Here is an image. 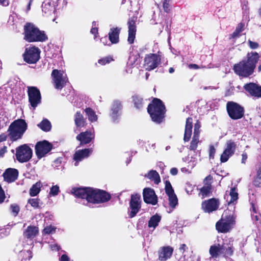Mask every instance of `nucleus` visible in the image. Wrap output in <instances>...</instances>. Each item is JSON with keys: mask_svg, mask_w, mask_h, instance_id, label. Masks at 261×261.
Wrapping results in <instances>:
<instances>
[{"mask_svg": "<svg viewBox=\"0 0 261 261\" xmlns=\"http://www.w3.org/2000/svg\"><path fill=\"white\" fill-rule=\"evenodd\" d=\"M197 163V155L195 156H192L191 160L188 163V167L193 169Z\"/></svg>", "mask_w": 261, "mask_h": 261, "instance_id": "44", "label": "nucleus"}, {"mask_svg": "<svg viewBox=\"0 0 261 261\" xmlns=\"http://www.w3.org/2000/svg\"><path fill=\"white\" fill-rule=\"evenodd\" d=\"M244 27L245 24L244 23H239L235 31L231 35V37L233 38L238 37L239 36L240 33H241L244 30Z\"/></svg>", "mask_w": 261, "mask_h": 261, "instance_id": "38", "label": "nucleus"}, {"mask_svg": "<svg viewBox=\"0 0 261 261\" xmlns=\"http://www.w3.org/2000/svg\"><path fill=\"white\" fill-rule=\"evenodd\" d=\"M136 20L137 18L136 17H133L129 18L127 22L128 26V37L127 41L129 44L133 43L135 39L136 32Z\"/></svg>", "mask_w": 261, "mask_h": 261, "instance_id": "20", "label": "nucleus"}, {"mask_svg": "<svg viewBox=\"0 0 261 261\" xmlns=\"http://www.w3.org/2000/svg\"><path fill=\"white\" fill-rule=\"evenodd\" d=\"M113 60L112 58L110 57H106L98 61V63L101 65H105L106 64L109 63Z\"/></svg>", "mask_w": 261, "mask_h": 261, "instance_id": "47", "label": "nucleus"}, {"mask_svg": "<svg viewBox=\"0 0 261 261\" xmlns=\"http://www.w3.org/2000/svg\"><path fill=\"white\" fill-rule=\"evenodd\" d=\"M91 33L92 34H94V35H95L96 34H97L98 33V30H97V28H92L91 30Z\"/></svg>", "mask_w": 261, "mask_h": 261, "instance_id": "60", "label": "nucleus"}, {"mask_svg": "<svg viewBox=\"0 0 261 261\" xmlns=\"http://www.w3.org/2000/svg\"><path fill=\"white\" fill-rule=\"evenodd\" d=\"M56 228L51 225H49L45 227L43 230V234H51L55 232Z\"/></svg>", "mask_w": 261, "mask_h": 261, "instance_id": "45", "label": "nucleus"}, {"mask_svg": "<svg viewBox=\"0 0 261 261\" xmlns=\"http://www.w3.org/2000/svg\"><path fill=\"white\" fill-rule=\"evenodd\" d=\"M165 110V106L162 101L159 99L154 98L152 103L149 105L147 111L152 121L160 123L164 118Z\"/></svg>", "mask_w": 261, "mask_h": 261, "instance_id": "4", "label": "nucleus"}, {"mask_svg": "<svg viewBox=\"0 0 261 261\" xmlns=\"http://www.w3.org/2000/svg\"><path fill=\"white\" fill-rule=\"evenodd\" d=\"M165 192L168 196L169 204L170 206L172 208H174L178 203V199L176 195L175 194L174 190L170 182L166 180L165 181Z\"/></svg>", "mask_w": 261, "mask_h": 261, "instance_id": "16", "label": "nucleus"}, {"mask_svg": "<svg viewBox=\"0 0 261 261\" xmlns=\"http://www.w3.org/2000/svg\"><path fill=\"white\" fill-rule=\"evenodd\" d=\"M141 208L140 196L138 194L133 195L129 203V216L130 218L134 217L138 213Z\"/></svg>", "mask_w": 261, "mask_h": 261, "instance_id": "15", "label": "nucleus"}, {"mask_svg": "<svg viewBox=\"0 0 261 261\" xmlns=\"http://www.w3.org/2000/svg\"><path fill=\"white\" fill-rule=\"evenodd\" d=\"M173 250V248L169 246L162 247L159 251V259L161 261L166 260L171 257Z\"/></svg>", "mask_w": 261, "mask_h": 261, "instance_id": "24", "label": "nucleus"}, {"mask_svg": "<svg viewBox=\"0 0 261 261\" xmlns=\"http://www.w3.org/2000/svg\"><path fill=\"white\" fill-rule=\"evenodd\" d=\"M192 123V119L191 118L189 117L187 119L184 138L185 142L189 141L191 138L193 127Z\"/></svg>", "mask_w": 261, "mask_h": 261, "instance_id": "26", "label": "nucleus"}, {"mask_svg": "<svg viewBox=\"0 0 261 261\" xmlns=\"http://www.w3.org/2000/svg\"><path fill=\"white\" fill-rule=\"evenodd\" d=\"M11 213L14 216H16L19 213L20 208L19 206L16 204H12L10 206Z\"/></svg>", "mask_w": 261, "mask_h": 261, "instance_id": "46", "label": "nucleus"}, {"mask_svg": "<svg viewBox=\"0 0 261 261\" xmlns=\"http://www.w3.org/2000/svg\"><path fill=\"white\" fill-rule=\"evenodd\" d=\"M32 156V150L27 145H21L16 148V157L21 163L29 161Z\"/></svg>", "mask_w": 261, "mask_h": 261, "instance_id": "9", "label": "nucleus"}, {"mask_svg": "<svg viewBox=\"0 0 261 261\" xmlns=\"http://www.w3.org/2000/svg\"><path fill=\"white\" fill-rule=\"evenodd\" d=\"M18 171L15 169H7L3 174L5 180L8 182L14 181L18 176Z\"/></svg>", "mask_w": 261, "mask_h": 261, "instance_id": "25", "label": "nucleus"}, {"mask_svg": "<svg viewBox=\"0 0 261 261\" xmlns=\"http://www.w3.org/2000/svg\"><path fill=\"white\" fill-rule=\"evenodd\" d=\"M147 177L154 181L156 184L160 182V177L158 173L155 170H151L147 175Z\"/></svg>", "mask_w": 261, "mask_h": 261, "instance_id": "34", "label": "nucleus"}, {"mask_svg": "<svg viewBox=\"0 0 261 261\" xmlns=\"http://www.w3.org/2000/svg\"><path fill=\"white\" fill-rule=\"evenodd\" d=\"M189 67L190 68H193V69H197L199 68L197 64H190Z\"/></svg>", "mask_w": 261, "mask_h": 261, "instance_id": "61", "label": "nucleus"}, {"mask_svg": "<svg viewBox=\"0 0 261 261\" xmlns=\"http://www.w3.org/2000/svg\"><path fill=\"white\" fill-rule=\"evenodd\" d=\"M38 232V229L36 226H28L24 231V236L28 239L34 238Z\"/></svg>", "mask_w": 261, "mask_h": 261, "instance_id": "30", "label": "nucleus"}, {"mask_svg": "<svg viewBox=\"0 0 261 261\" xmlns=\"http://www.w3.org/2000/svg\"><path fill=\"white\" fill-rule=\"evenodd\" d=\"M143 198L146 203L155 205L158 202L157 197L154 190L151 188H145L143 190Z\"/></svg>", "mask_w": 261, "mask_h": 261, "instance_id": "19", "label": "nucleus"}, {"mask_svg": "<svg viewBox=\"0 0 261 261\" xmlns=\"http://www.w3.org/2000/svg\"><path fill=\"white\" fill-rule=\"evenodd\" d=\"M38 125L42 130L45 132L49 131L51 128V124L47 119L43 120Z\"/></svg>", "mask_w": 261, "mask_h": 261, "instance_id": "37", "label": "nucleus"}, {"mask_svg": "<svg viewBox=\"0 0 261 261\" xmlns=\"http://www.w3.org/2000/svg\"><path fill=\"white\" fill-rule=\"evenodd\" d=\"M40 49L35 46L26 48L23 55L24 60L29 64L36 63L40 58Z\"/></svg>", "mask_w": 261, "mask_h": 261, "instance_id": "8", "label": "nucleus"}, {"mask_svg": "<svg viewBox=\"0 0 261 261\" xmlns=\"http://www.w3.org/2000/svg\"><path fill=\"white\" fill-rule=\"evenodd\" d=\"M258 59L259 56L257 53H248L246 59L243 60L234 66L235 72L240 76L244 77L249 76L253 73Z\"/></svg>", "mask_w": 261, "mask_h": 261, "instance_id": "2", "label": "nucleus"}, {"mask_svg": "<svg viewBox=\"0 0 261 261\" xmlns=\"http://www.w3.org/2000/svg\"><path fill=\"white\" fill-rule=\"evenodd\" d=\"M32 1L33 0H30V2H29V5H28V7H27V10L28 11L30 10V9L31 5V3L32 2Z\"/></svg>", "mask_w": 261, "mask_h": 261, "instance_id": "63", "label": "nucleus"}, {"mask_svg": "<svg viewBox=\"0 0 261 261\" xmlns=\"http://www.w3.org/2000/svg\"><path fill=\"white\" fill-rule=\"evenodd\" d=\"M171 0H165L163 2V8L165 12H169L170 10Z\"/></svg>", "mask_w": 261, "mask_h": 261, "instance_id": "48", "label": "nucleus"}, {"mask_svg": "<svg viewBox=\"0 0 261 261\" xmlns=\"http://www.w3.org/2000/svg\"><path fill=\"white\" fill-rule=\"evenodd\" d=\"M28 203L35 208H39L42 204L40 199L38 198L29 199Z\"/></svg>", "mask_w": 261, "mask_h": 261, "instance_id": "39", "label": "nucleus"}, {"mask_svg": "<svg viewBox=\"0 0 261 261\" xmlns=\"http://www.w3.org/2000/svg\"><path fill=\"white\" fill-rule=\"evenodd\" d=\"M134 101L135 107L138 109H141L143 106V99L141 97L135 96L134 97Z\"/></svg>", "mask_w": 261, "mask_h": 261, "instance_id": "43", "label": "nucleus"}, {"mask_svg": "<svg viewBox=\"0 0 261 261\" xmlns=\"http://www.w3.org/2000/svg\"><path fill=\"white\" fill-rule=\"evenodd\" d=\"M121 108V102L118 100L114 101L112 107V117L115 120L119 114Z\"/></svg>", "mask_w": 261, "mask_h": 261, "instance_id": "31", "label": "nucleus"}, {"mask_svg": "<svg viewBox=\"0 0 261 261\" xmlns=\"http://www.w3.org/2000/svg\"><path fill=\"white\" fill-rule=\"evenodd\" d=\"M238 199V193L236 188H232L229 192V194L227 196L228 205L234 204Z\"/></svg>", "mask_w": 261, "mask_h": 261, "instance_id": "28", "label": "nucleus"}, {"mask_svg": "<svg viewBox=\"0 0 261 261\" xmlns=\"http://www.w3.org/2000/svg\"><path fill=\"white\" fill-rule=\"evenodd\" d=\"M242 163L244 164L247 159V155L246 153H244L242 154Z\"/></svg>", "mask_w": 261, "mask_h": 261, "instance_id": "57", "label": "nucleus"}, {"mask_svg": "<svg viewBox=\"0 0 261 261\" xmlns=\"http://www.w3.org/2000/svg\"><path fill=\"white\" fill-rule=\"evenodd\" d=\"M6 152V147L4 146L0 149V157L2 156Z\"/></svg>", "mask_w": 261, "mask_h": 261, "instance_id": "55", "label": "nucleus"}, {"mask_svg": "<svg viewBox=\"0 0 261 261\" xmlns=\"http://www.w3.org/2000/svg\"><path fill=\"white\" fill-rule=\"evenodd\" d=\"M86 115L88 117V120L91 122H95L97 120V116L96 115L95 112L91 108H86L85 110Z\"/></svg>", "mask_w": 261, "mask_h": 261, "instance_id": "32", "label": "nucleus"}, {"mask_svg": "<svg viewBox=\"0 0 261 261\" xmlns=\"http://www.w3.org/2000/svg\"><path fill=\"white\" fill-rule=\"evenodd\" d=\"M161 62L159 55L154 54L147 55L144 61V67L146 70L150 71L155 69Z\"/></svg>", "mask_w": 261, "mask_h": 261, "instance_id": "13", "label": "nucleus"}, {"mask_svg": "<svg viewBox=\"0 0 261 261\" xmlns=\"http://www.w3.org/2000/svg\"><path fill=\"white\" fill-rule=\"evenodd\" d=\"M52 145L47 141L38 142L35 146L36 154L38 158L41 159L47 154L52 149Z\"/></svg>", "mask_w": 261, "mask_h": 261, "instance_id": "14", "label": "nucleus"}, {"mask_svg": "<svg viewBox=\"0 0 261 261\" xmlns=\"http://www.w3.org/2000/svg\"><path fill=\"white\" fill-rule=\"evenodd\" d=\"M51 75L56 89H61L68 82L67 75L63 71L55 69L53 71Z\"/></svg>", "mask_w": 261, "mask_h": 261, "instance_id": "11", "label": "nucleus"}, {"mask_svg": "<svg viewBox=\"0 0 261 261\" xmlns=\"http://www.w3.org/2000/svg\"><path fill=\"white\" fill-rule=\"evenodd\" d=\"M42 10L45 14L50 15L55 11V5L50 1L44 2L42 5Z\"/></svg>", "mask_w": 261, "mask_h": 261, "instance_id": "27", "label": "nucleus"}, {"mask_svg": "<svg viewBox=\"0 0 261 261\" xmlns=\"http://www.w3.org/2000/svg\"><path fill=\"white\" fill-rule=\"evenodd\" d=\"M0 4L3 6H8L9 3L7 0H0Z\"/></svg>", "mask_w": 261, "mask_h": 261, "instance_id": "62", "label": "nucleus"}, {"mask_svg": "<svg viewBox=\"0 0 261 261\" xmlns=\"http://www.w3.org/2000/svg\"><path fill=\"white\" fill-rule=\"evenodd\" d=\"M101 42L103 43V45H108L107 44L108 39L107 37H105L103 38H102L100 40Z\"/></svg>", "mask_w": 261, "mask_h": 261, "instance_id": "58", "label": "nucleus"}, {"mask_svg": "<svg viewBox=\"0 0 261 261\" xmlns=\"http://www.w3.org/2000/svg\"><path fill=\"white\" fill-rule=\"evenodd\" d=\"M200 128V125L199 122H196L194 125V135L199 136Z\"/></svg>", "mask_w": 261, "mask_h": 261, "instance_id": "49", "label": "nucleus"}, {"mask_svg": "<svg viewBox=\"0 0 261 261\" xmlns=\"http://www.w3.org/2000/svg\"><path fill=\"white\" fill-rule=\"evenodd\" d=\"M231 247H225L224 246H211L209 252L211 257L216 258L220 256L230 255L232 253Z\"/></svg>", "mask_w": 261, "mask_h": 261, "instance_id": "12", "label": "nucleus"}, {"mask_svg": "<svg viewBox=\"0 0 261 261\" xmlns=\"http://www.w3.org/2000/svg\"><path fill=\"white\" fill-rule=\"evenodd\" d=\"M215 153V148L213 146L210 147L209 155L211 158H213Z\"/></svg>", "mask_w": 261, "mask_h": 261, "instance_id": "50", "label": "nucleus"}, {"mask_svg": "<svg viewBox=\"0 0 261 261\" xmlns=\"http://www.w3.org/2000/svg\"><path fill=\"white\" fill-rule=\"evenodd\" d=\"M227 111L230 117L232 119H239L244 115V109L238 103L229 101L227 103Z\"/></svg>", "mask_w": 261, "mask_h": 261, "instance_id": "7", "label": "nucleus"}, {"mask_svg": "<svg viewBox=\"0 0 261 261\" xmlns=\"http://www.w3.org/2000/svg\"><path fill=\"white\" fill-rule=\"evenodd\" d=\"M95 137L94 131H86L80 133L76 136V139L80 141L81 144H86L94 139Z\"/></svg>", "mask_w": 261, "mask_h": 261, "instance_id": "23", "label": "nucleus"}, {"mask_svg": "<svg viewBox=\"0 0 261 261\" xmlns=\"http://www.w3.org/2000/svg\"><path fill=\"white\" fill-rule=\"evenodd\" d=\"M60 192V188L59 186L55 185L53 186L50 189V191L49 192L48 195L50 197L51 196H56L58 195Z\"/></svg>", "mask_w": 261, "mask_h": 261, "instance_id": "42", "label": "nucleus"}, {"mask_svg": "<svg viewBox=\"0 0 261 261\" xmlns=\"http://www.w3.org/2000/svg\"><path fill=\"white\" fill-rule=\"evenodd\" d=\"M120 29L117 28L111 29V31L109 32V39L111 43H117L119 41V34Z\"/></svg>", "mask_w": 261, "mask_h": 261, "instance_id": "29", "label": "nucleus"}, {"mask_svg": "<svg viewBox=\"0 0 261 261\" xmlns=\"http://www.w3.org/2000/svg\"><path fill=\"white\" fill-rule=\"evenodd\" d=\"M235 218L233 215H226L225 212L220 220L216 225L217 230L219 232L225 233L230 230L235 224Z\"/></svg>", "mask_w": 261, "mask_h": 261, "instance_id": "6", "label": "nucleus"}, {"mask_svg": "<svg viewBox=\"0 0 261 261\" xmlns=\"http://www.w3.org/2000/svg\"><path fill=\"white\" fill-rule=\"evenodd\" d=\"M47 37L43 31L38 29L34 24L27 23L24 27V39L29 42H43Z\"/></svg>", "mask_w": 261, "mask_h": 261, "instance_id": "3", "label": "nucleus"}, {"mask_svg": "<svg viewBox=\"0 0 261 261\" xmlns=\"http://www.w3.org/2000/svg\"><path fill=\"white\" fill-rule=\"evenodd\" d=\"M7 139V135L5 134H2L0 135V142L4 141Z\"/></svg>", "mask_w": 261, "mask_h": 261, "instance_id": "59", "label": "nucleus"}, {"mask_svg": "<svg viewBox=\"0 0 261 261\" xmlns=\"http://www.w3.org/2000/svg\"><path fill=\"white\" fill-rule=\"evenodd\" d=\"M92 152V148H86L84 149H80L76 151L74 154L73 158L74 161H75L74 165L77 166L79 162L89 156Z\"/></svg>", "mask_w": 261, "mask_h": 261, "instance_id": "21", "label": "nucleus"}, {"mask_svg": "<svg viewBox=\"0 0 261 261\" xmlns=\"http://www.w3.org/2000/svg\"><path fill=\"white\" fill-rule=\"evenodd\" d=\"M177 172H178V170L177 168H172L170 170V173L172 175H175L177 174Z\"/></svg>", "mask_w": 261, "mask_h": 261, "instance_id": "54", "label": "nucleus"}, {"mask_svg": "<svg viewBox=\"0 0 261 261\" xmlns=\"http://www.w3.org/2000/svg\"><path fill=\"white\" fill-rule=\"evenodd\" d=\"M60 261H69V258L67 255H62L61 257Z\"/></svg>", "mask_w": 261, "mask_h": 261, "instance_id": "56", "label": "nucleus"}, {"mask_svg": "<svg viewBox=\"0 0 261 261\" xmlns=\"http://www.w3.org/2000/svg\"><path fill=\"white\" fill-rule=\"evenodd\" d=\"M249 46L252 49H256L258 47V45L256 42L249 41Z\"/></svg>", "mask_w": 261, "mask_h": 261, "instance_id": "51", "label": "nucleus"}, {"mask_svg": "<svg viewBox=\"0 0 261 261\" xmlns=\"http://www.w3.org/2000/svg\"><path fill=\"white\" fill-rule=\"evenodd\" d=\"M41 186L40 182H37L33 185L30 190V195L31 196H36L40 192Z\"/></svg>", "mask_w": 261, "mask_h": 261, "instance_id": "35", "label": "nucleus"}, {"mask_svg": "<svg viewBox=\"0 0 261 261\" xmlns=\"http://www.w3.org/2000/svg\"><path fill=\"white\" fill-rule=\"evenodd\" d=\"M199 136H198L193 135L192 140L190 146V149L191 150H195L196 149L197 145L199 143Z\"/></svg>", "mask_w": 261, "mask_h": 261, "instance_id": "40", "label": "nucleus"}, {"mask_svg": "<svg viewBox=\"0 0 261 261\" xmlns=\"http://www.w3.org/2000/svg\"><path fill=\"white\" fill-rule=\"evenodd\" d=\"M219 201L215 198L205 200L202 203V209L205 213H211L216 211L219 206Z\"/></svg>", "mask_w": 261, "mask_h": 261, "instance_id": "18", "label": "nucleus"}, {"mask_svg": "<svg viewBox=\"0 0 261 261\" xmlns=\"http://www.w3.org/2000/svg\"><path fill=\"white\" fill-rule=\"evenodd\" d=\"M257 177L261 179V164L259 165L257 169Z\"/></svg>", "mask_w": 261, "mask_h": 261, "instance_id": "53", "label": "nucleus"}, {"mask_svg": "<svg viewBox=\"0 0 261 261\" xmlns=\"http://www.w3.org/2000/svg\"><path fill=\"white\" fill-rule=\"evenodd\" d=\"M28 127L27 123L23 119H19L13 121L9 126V136L12 141L21 138Z\"/></svg>", "mask_w": 261, "mask_h": 261, "instance_id": "5", "label": "nucleus"}, {"mask_svg": "<svg viewBox=\"0 0 261 261\" xmlns=\"http://www.w3.org/2000/svg\"><path fill=\"white\" fill-rule=\"evenodd\" d=\"M192 169L190 168L187 166V167H183L181 168V171L183 173L190 174L191 173Z\"/></svg>", "mask_w": 261, "mask_h": 261, "instance_id": "52", "label": "nucleus"}, {"mask_svg": "<svg viewBox=\"0 0 261 261\" xmlns=\"http://www.w3.org/2000/svg\"><path fill=\"white\" fill-rule=\"evenodd\" d=\"M74 121L75 124L77 127L84 126L85 125V121L83 115L80 112L76 113Z\"/></svg>", "mask_w": 261, "mask_h": 261, "instance_id": "36", "label": "nucleus"}, {"mask_svg": "<svg viewBox=\"0 0 261 261\" xmlns=\"http://www.w3.org/2000/svg\"><path fill=\"white\" fill-rule=\"evenodd\" d=\"M244 89L252 96L261 97V86L252 83L245 84Z\"/></svg>", "mask_w": 261, "mask_h": 261, "instance_id": "22", "label": "nucleus"}, {"mask_svg": "<svg viewBox=\"0 0 261 261\" xmlns=\"http://www.w3.org/2000/svg\"><path fill=\"white\" fill-rule=\"evenodd\" d=\"M236 148V144L234 142L231 140L227 141L226 148L221 156V161L222 162H226L233 154Z\"/></svg>", "mask_w": 261, "mask_h": 261, "instance_id": "17", "label": "nucleus"}, {"mask_svg": "<svg viewBox=\"0 0 261 261\" xmlns=\"http://www.w3.org/2000/svg\"><path fill=\"white\" fill-rule=\"evenodd\" d=\"M29 101L34 110L41 103V96L39 90L36 87H28Z\"/></svg>", "mask_w": 261, "mask_h": 261, "instance_id": "10", "label": "nucleus"}, {"mask_svg": "<svg viewBox=\"0 0 261 261\" xmlns=\"http://www.w3.org/2000/svg\"><path fill=\"white\" fill-rule=\"evenodd\" d=\"M160 220L161 217L160 216L155 215L152 216L148 222V227L155 228L158 225Z\"/></svg>", "mask_w": 261, "mask_h": 261, "instance_id": "33", "label": "nucleus"}, {"mask_svg": "<svg viewBox=\"0 0 261 261\" xmlns=\"http://www.w3.org/2000/svg\"><path fill=\"white\" fill-rule=\"evenodd\" d=\"M174 68L173 67H170L169 68V73H172L174 72Z\"/></svg>", "mask_w": 261, "mask_h": 261, "instance_id": "64", "label": "nucleus"}, {"mask_svg": "<svg viewBox=\"0 0 261 261\" xmlns=\"http://www.w3.org/2000/svg\"><path fill=\"white\" fill-rule=\"evenodd\" d=\"M211 187L209 186H206L202 187L200 190V195L201 196L202 198L207 196L211 192Z\"/></svg>", "mask_w": 261, "mask_h": 261, "instance_id": "41", "label": "nucleus"}, {"mask_svg": "<svg viewBox=\"0 0 261 261\" xmlns=\"http://www.w3.org/2000/svg\"><path fill=\"white\" fill-rule=\"evenodd\" d=\"M71 193L76 197L86 199L92 203H100L110 200V195L106 192L91 188H73Z\"/></svg>", "mask_w": 261, "mask_h": 261, "instance_id": "1", "label": "nucleus"}]
</instances>
